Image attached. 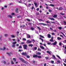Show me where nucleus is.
Instances as JSON below:
<instances>
[{"label":"nucleus","mask_w":66,"mask_h":66,"mask_svg":"<svg viewBox=\"0 0 66 66\" xmlns=\"http://www.w3.org/2000/svg\"><path fill=\"white\" fill-rule=\"evenodd\" d=\"M37 57H38V58H42L41 56H37Z\"/></svg>","instance_id":"4c0bfd02"},{"label":"nucleus","mask_w":66,"mask_h":66,"mask_svg":"<svg viewBox=\"0 0 66 66\" xmlns=\"http://www.w3.org/2000/svg\"><path fill=\"white\" fill-rule=\"evenodd\" d=\"M63 22H64V24H65V25H66V22L65 21H63Z\"/></svg>","instance_id":"7c9ffc66"},{"label":"nucleus","mask_w":66,"mask_h":66,"mask_svg":"<svg viewBox=\"0 0 66 66\" xmlns=\"http://www.w3.org/2000/svg\"><path fill=\"white\" fill-rule=\"evenodd\" d=\"M53 59H56V58L55 57V55H52Z\"/></svg>","instance_id":"f8f14e48"},{"label":"nucleus","mask_w":66,"mask_h":66,"mask_svg":"<svg viewBox=\"0 0 66 66\" xmlns=\"http://www.w3.org/2000/svg\"><path fill=\"white\" fill-rule=\"evenodd\" d=\"M51 44V43H48V45H50V44Z\"/></svg>","instance_id":"4d7b16f0"},{"label":"nucleus","mask_w":66,"mask_h":66,"mask_svg":"<svg viewBox=\"0 0 66 66\" xmlns=\"http://www.w3.org/2000/svg\"><path fill=\"white\" fill-rule=\"evenodd\" d=\"M23 47L24 49H27V47L28 46L26 45H23Z\"/></svg>","instance_id":"f03ea898"},{"label":"nucleus","mask_w":66,"mask_h":66,"mask_svg":"<svg viewBox=\"0 0 66 66\" xmlns=\"http://www.w3.org/2000/svg\"><path fill=\"white\" fill-rule=\"evenodd\" d=\"M32 41L34 42H35V40H34V39L32 40Z\"/></svg>","instance_id":"e2e57ef3"},{"label":"nucleus","mask_w":66,"mask_h":66,"mask_svg":"<svg viewBox=\"0 0 66 66\" xmlns=\"http://www.w3.org/2000/svg\"><path fill=\"white\" fill-rule=\"evenodd\" d=\"M63 64L65 66H66V64L64 63H63Z\"/></svg>","instance_id":"338daca9"},{"label":"nucleus","mask_w":66,"mask_h":66,"mask_svg":"<svg viewBox=\"0 0 66 66\" xmlns=\"http://www.w3.org/2000/svg\"><path fill=\"white\" fill-rule=\"evenodd\" d=\"M27 36L28 38H30L31 37V36L29 35H27Z\"/></svg>","instance_id":"1a4fd4ad"},{"label":"nucleus","mask_w":66,"mask_h":66,"mask_svg":"<svg viewBox=\"0 0 66 66\" xmlns=\"http://www.w3.org/2000/svg\"><path fill=\"white\" fill-rule=\"evenodd\" d=\"M39 9L38 8L36 9V10L37 11H39Z\"/></svg>","instance_id":"49530a36"},{"label":"nucleus","mask_w":66,"mask_h":66,"mask_svg":"<svg viewBox=\"0 0 66 66\" xmlns=\"http://www.w3.org/2000/svg\"><path fill=\"white\" fill-rule=\"evenodd\" d=\"M11 36L12 38H14L15 37V36L14 35H11Z\"/></svg>","instance_id":"c85d7f7f"},{"label":"nucleus","mask_w":66,"mask_h":66,"mask_svg":"<svg viewBox=\"0 0 66 66\" xmlns=\"http://www.w3.org/2000/svg\"><path fill=\"white\" fill-rule=\"evenodd\" d=\"M18 8H17L15 10V11L16 13H17L18 12Z\"/></svg>","instance_id":"b1692460"},{"label":"nucleus","mask_w":66,"mask_h":66,"mask_svg":"<svg viewBox=\"0 0 66 66\" xmlns=\"http://www.w3.org/2000/svg\"><path fill=\"white\" fill-rule=\"evenodd\" d=\"M49 11L50 12H52V11H51V10H49Z\"/></svg>","instance_id":"6e6d98bb"},{"label":"nucleus","mask_w":66,"mask_h":66,"mask_svg":"<svg viewBox=\"0 0 66 66\" xmlns=\"http://www.w3.org/2000/svg\"><path fill=\"white\" fill-rule=\"evenodd\" d=\"M57 44V42H55L54 43H53L52 44L53 45H56V44Z\"/></svg>","instance_id":"9b49d317"},{"label":"nucleus","mask_w":66,"mask_h":66,"mask_svg":"<svg viewBox=\"0 0 66 66\" xmlns=\"http://www.w3.org/2000/svg\"><path fill=\"white\" fill-rule=\"evenodd\" d=\"M60 14H61V15H64L65 14L62 13H60Z\"/></svg>","instance_id":"864d4df0"},{"label":"nucleus","mask_w":66,"mask_h":66,"mask_svg":"<svg viewBox=\"0 0 66 66\" xmlns=\"http://www.w3.org/2000/svg\"><path fill=\"white\" fill-rule=\"evenodd\" d=\"M60 36H61V37H63V36L62 35H60Z\"/></svg>","instance_id":"680f3d73"},{"label":"nucleus","mask_w":66,"mask_h":66,"mask_svg":"<svg viewBox=\"0 0 66 66\" xmlns=\"http://www.w3.org/2000/svg\"><path fill=\"white\" fill-rule=\"evenodd\" d=\"M50 42H53V40H52V39H51L50 40Z\"/></svg>","instance_id":"c756f323"},{"label":"nucleus","mask_w":66,"mask_h":66,"mask_svg":"<svg viewBox=\"0 0 66 66\" xmlns=\"http://www.w3.org/2000/svg\"><path fill=\"white\" fill-rule=\"evenodd\" d=\"M37 47H35L32 48V50L34 51H35V50H37Z\"/></svg>","instance_id":"39448f33"},{"label":"nucleus","mask_w":66,"mask_h":66,"mask_svg":"<svg viewBox=\"0 0 66 66\" xmlns=\"http://www.w3.org/2000/svg\"><path fill=\"white\" fill-rule=\"evenodd\" d=\"M47 36L48 38H51V35L50 34H48L47 35Z\"/></svg>","instance_id":"0eeeda50"},{"label":"nucleus","mask_w":66,"mask_h":66,"mask_svg":"<svg viewBox=\"0 0 66 66\" xmlns=\"http://www.w3.org/2000/svg\"><path fill=\"white\" fill-rule=\"evenodd\" d=\"M56 56H57V57H58V58H59V59H61V57H60V56H58V55H57Z\"/></svg>","instance_id":"a878e982"},{"label":"nucleus","mask_w":66,"mask_h":66,"mask_svg":"<svg viewBox=\"0 0 66 66\" xmlns=\"http://www.w3.org/2000/svg\"><path fill=\"white\" fill-rule=\"evenodd\" d=\"M8 53V54L9 55H10V54H11V53Z\"/></svg>","instance_id":"052dcab7"},{"label":"nucleus","mask_w":66,"mask_h":66,"mask_svg":"<svg viewBox=\"0 0 66 66\" xmlns=\"http://www.w3.org/2000/svg\"><path fill=\"white\" fill-rule=\"evenodd\" d=\"M37 28H38V29L39 30V32H40V30H41V29H40V28H39V27H37Z\"/></svg>","instance_id":"f3484780"},{"label":"nucleus","mask_w":66,"mask_h":66,"mask_svg":"<svg viewBox=\"0 0 66 66\" xmlns=\"http://www.w3.org/2000/svg\"><path fill=\"white\" fill-rule=\"evenodd\" d=\"M13 60L14 61V62L16 61V59L15 58H13Z\"/></svg>","instance_id":"37998d69"},{"label":"nucleus","mask_w":66,"mask_h":66,"mask_svg":"<svg viewBox=\"0 0 66 66\" xmlns=\"http://www.w3.org/2000/svg\"><path fill=\"white\" fill-rule=\"evenodd\" d=\"M37 55H35L33 56V57H37Z\"/></svg>","instance_id":"a211bd4d"},{"label":"nucleus","mask_w":66,"mask_h":66,"mask_svg":"<svg viewBox=\"0 0 66 66\" xmlns=\"http://www.w3.org/2000/svg\"><path fill=\"white\" fill-rule=\"evenodd\" d=\"M37 55H40L41 53H40L38 52L37 53Z\"/></svg>","instance_id":"412c9836"},{"label":"nucleus","mask_w":66,"mask_h":66,"mask_svg":"<svg viewBox=\"0 0 66 66\" xmlns=\"http://www.w3.org/2000/svg\"><path fill=\"white\" fill-rule=\"evenodd\" d=\"M63 10V8L61 7H60L59 8V10Z\"/></svg>","instance_id":"cd10ccee"},{"label":"nucleus","mask_w":66,"mask_h":66,"mask_svg":"<svg viewBox=\"0 0 66 66\" xmlns=\"http://www.w3.org/2000/svg\"><path fill=\"white\" fill-rule=\"evenodd\" d=\"M31 30H34V28H31Z\"/></svg>","instance_id":"a19ab883"},{"label":"nucleus","mask_w":66,"mask_h":66,"mask_svg":"<svg viewBox=\"0 0 66 66\" xmlns=\"http://www.w3.org/2000/svg\"><path fill=\"white\" fill-rule=\"evenodd\" d=\"M12 47L13 48L14 47H15V45L13 44V45H12Z\"/></svg>","instance_id":"ea45409f"},{"label":"nucleus","mask_w":66,"mask_h":66,"mask_svg":"<svg viewBox=\"0 0 66 66\" xmlns=\"http://www.w3.org/2000/svg\"><path fill=\"white\" fill-rule=\"evenodd\" d=\"M51 39H52V40H53V37H52Z\"/></svg>","instance_id":"bf43d9fd"},{"label":"nucleus","mask_w":66,"mask_h":66,"mask_svg":"<svg viewBox=\"0 0 66 66\" xmlns=\"http://www.w3.org/2000/svg\"><path fill=\"white\" fill-rule=\"evenodd\" d=\"M46 52L47 53H48L49 54H50V55H51V53H50V52L49 51H46Z\"/></svg>","instance_id":"4468645a"},{"label":"nucleus","mask_w":66,"mask_h":66,"mask_svg":"<svg viewBox=\"0 0 66 66\" xmlns=\"http://www.w3.org/2000/svg\"><path fill=\"white\" fill-rule=\"evenodd\" d=\"M8 17H10V18H12V16H11V15H9L8 16Z\"/></svg>","instance_id":"393cba45"},{"label":"nucleus","mask_w":66,"mask_h":66,"mask_svg":"<svg viewBox=\"0 0 66 66\" xmlns=\"http://www.w3.org/2000/svg\"><path fill=\"white\" fill-rule=\"evenodd\" d=\"M59 45H60V46H61V45H62V43L60 42L59 43Z\"/></svg>","instance_id":"de8ad7c7"},{"label":"nucleus","mask_w":66,"mask_h":66,"mask_svg":"<svg viewBox=\"0 0 66 66\" xmlns=\"http://www.w3.org/2000/svg\"><path fill=\"white\" fill-rule=\"evenodd\" d=\"M44 66H46V63H45L44 64Z\"/></svg>","instance_id":"0e129e2a"},{"label":"nucleus","mask_w":66,"mask_h":66,"mask_svg":"<svg viewBox=\"0 0 66 66\" xmlns=\"http://www.w3.org/2000/svg\"><path fill=\"white\" fill-rule=\"evenodd\" d=\"M57 39L58 40H61V39H62V38L60 37H58L57 38Z\"/></svg>","instance_id":"dca6fc26"},{"label":"nucleus","mask_w":66,"mask_h":66,"mask_svg":"<svg viewBox=\"0 0 66 66\" xmlns=\"http://www.w3.org/2000/svg\"><path fill=\"white\" fill-rule=\"evenodd\" d=\"M5 49V47H4L3 49L1 48H0V50H4Z\"/></svg>","instance_id":"9d476101"},{"label":"nucleus","mask_w":66,"mask_h":66,"mask_svg":"<svg viewBox=\"0 0 66 66\" xmlns=\"http://www.w3.org/2000/svg\"><path fill=\"white\" fill-rule=\"evenodd\" d=\"M28 46H33V45H32V44H29L28 45Z\"/></svg>","instance_id":"2f4dec72"},{"label":"nucleus","mask_w":66,"mask_h":66,"mask_svg":"<svg viewBox=\"0 0 66 66\" xmlns=\"http://www.w3.org/2000/svg\"><path fill=\"white\" fill-rule=\"evenodd\" d=\"M40 47L42 49H43V50H45V48L43 46L40 45Z\"/></svg>","instance_id":"423d86ee"},{"label":"nucleus","mask_w":66,"mask_h":66,"mask_svg":"<svg viewBox=\"0 0 66 66\" xmlns=\"http://www.w3.org/2000/svg\"><path fill=\"white\" fill-rule=\"evenodd\" d=\"M57 14H54L53 15V17L55 18H57Z\"/></svg>","instance_id":"7ed1b4c3"},{"label":"nucleus","mask_w":66,"mask_h":66,"mask_svg":"<svg viewBox=\"0 0 66 66\" xmlns=\"http://www.w3.org/2000/svg\"><path fill=\"white\" fill-rule=\"evenodd\" d=\"M58 29L59 30H62V27H58Z\"/></svg>","instance_id":"5701e85b"},{"label":"nucleus","mask_w":66,"mask_h":66,"mask_svg":"<svg viewBox=\"0 0 66 66\" xmlns=\"http://www.w3.org/2000/svg\"><path fill=\"white\" fill-rule=\"evenodd\" d=\"M27 58H30V56H29V55H27Z\"/></svg>","instance_id":"a18cd8bd"},{"label":"nucleus","mask_w":66,"mask_h":66,"mask_svg":"<svg viewBox=\"0 0 66 66\" xmlns=\"http://www.w3.org/2000/svg\"><path fill=\"white\" fill-rule=\"evenodd\" d=\"M45 58L46 60H48V59H49V57H46Z\"/></svg>","instance_id":"79ce46f5"},{"label":"nucleus","mask_w":66,"mask_h":66,"mask_svg":"<svg viewBox=\"0 0 66 66\" xmlns=\"http://www.w3.org/2000/svg\"><path fill=\"white\" fill-rule=\"evenodd\" d=\"M52 35H55V33H54V32H53L51 34Z\"/></svg>","instance_id":"72a5a7b5"},{"label":"nucleus","mask_w":66,"mask_h":66,"mask_svg":"<svg viewBox=\"0 0 66 66\" xmlns=\"http://www.w3.org/2000/svg\"><path fill=\"white\" fill-rule=\"evenodd\" d=\"M4 36H8V35L7 34H4Z\"/></svg>","instance_id":"58836bf2"},{"label":"nucleus","mask_w":66,"mask_h":66,"mask_svg":"<svg viewBox=\"0 0 66 66\" xmlns=\"http://www.w3.org/2000/svg\"><path fill=\"white\" fill-rule=\"evenodd\" d=\"M44 46H45L46 47V45L45 44H43Z\"/></svg>","instance_id":"8fccbe9b"},{"label":"nucleus","mask_w":66,"mask_h":66,"mask_svg":"<svg viewBox=\"0 0 66 66\" xmlns=\"http://www.w3.org/2000/svg\"><path fill=\"white\" fill-rule=\"evenodd\" d=\"M22 55H26L27 54V53H22Z\"/></svg>","instance_id":"6e6552de"},{"label":"nucleus","mask_w":66,"mask_h":66,"mask_svg":"<svg viewBox=\"0 0 66 66\" xmlns=\"http://www.w3.org/2000/svg\"><path fill=\"white\" fill-rule=\"evenodd\" d=\"M14 15V13H11V15Z\"/></svg>","instance_id":"13d9d810"},{"label":"nucleus","mask_w":66,"mask_h":66,"mask_svg":"<svg viewBox=\"0 0 66 66\" xmlns=\"http://www.w3.org/2000/svg\"><path fill=\"white\" fill-rule=\"evenodd\" d=\"M49 5H50V6H53V7H54V5L52 4Z\"/></svg>","instance_id":"4be33fe9"},{"label":"nucleus","mask_w":66,"mask_h":66,"mask_svg":"<svg viewBox=\"0 0 66 66\" xmlns=\"http://www.w3.org/2000/svg\"><path fill=\"white\" fill-rule=\"evenodd\" d=\"M51 63H52V64H53V63H54V61H51Z\"/></svg>","instance_id":"e433bc0d"},{"label":"nucleus","mask_w":66,"mask_h":66,"mask_svg":"<svg viewBox=\"0 0 66 66\" xmlns=\"http://www.w3.org/2000/svg\"><path fill=\"white\" fill-rule=\"evenodd\" d=\"M66 50H65V51H64V53L65 54H66Z\"/></svg>","instance_id":"774afa93"},{"label":"nucleus","mask_w":66,"mask_h":66,"mask_svg":"<svg viewBox=\"0 0 66 66\" xmlns=\"http://www.w3.org/2000/svg\"><path fill=\"white\" fill-rule=\"evenodd\" d=\"M50 19H51V20H55V19L53 18H48Z\"/></svg>","instance_id":"ddd939ff"},{"label":"nucleus","mask_w":66,"mask_h":66,"mask_svg":"<svg viewBox=\"0 0 66 66\" xmlns=\"http://www.w3.org/2000/svg\"><path fill=\"white\" fill-rule=\"evenodd\" d=\"M11 63L12 64H14V63L13 62V61H11Z\"/></svg>","instance_id":"5fc2aeb1"},{"label":"nucleus","mask_w":66,"mask_h":66,"mask_svg":"<svg viewBox=\"0 0 66 66\" xmlns=\"http://www.w3.org/2000/svg\"><path fill=\"white\" fill-rule=\"evenodd\" d=\"M27 21H31V20H30V19H27Z\"/></svg>","instance_id":"c9c22d12"},{"label":"nucleus","mask_w":66,"mask_h":66,"mask_svg":"<svg viewBox=\"0 0 66 66\" xmlns=\"http://www.w3.org/2000/svg\"><path fill=\"white\" fill-rule=\"evenodd\" d=\"M17 42H13V45H14V44H16Z\"/></svg>","instance_id":"f704fd0d"},{"label":"nucleus","mask_w":66,"mask_h":66,"mask_svg":"<svg viewBox=\"0 0 66 66\" xmlns=\"http://www.w3.org/2000/svg\"><path fill=\"white\" fill-rule=\"evenodd\" d=\"M32 43V41H30L29 40H28L27 41V44H30V43Z\"/></svg>","instance_id":"20e7f679"},{"label":"nucleus","mask_w":66,"mask_h":66,"mask_svg":"<svg viewBox=\"0 0 66 66\" xmlns=\"http://www.w3.org/2000/svg\"><path fill=\"white\" fill-rule=\"evenodd\" d=\"M23 40H26V38H23Z\"/></svg>","instance_id":"603ef678"},{"label":"nucleus","mask_w":66,"mask_h":66,"mask_svg":"<svg viewBox=\"0 0 66 66\" xmlns=\"http://www.w3.org/2000/svg\"><path fill=\"white\" fill-rule=\"evenodd\" d=\"M20 48H22V46H20L19 47V48L20 49Z\"/></svg>","instance_id":"09e8293b"},{"label":"nucleus","mask_w":66,"mask_h":66,"mask_svg":"<svg viewBox=\"0 0 66 66\" xmlns=\"http://www.w3.org/2000/svg\"><path fill=\"white\" fill-rule=\"evenodd\" d=\"M31 4H29V6H31Z\"/></svg>","instance_id":"69168bd1"},{"label":"nucleus","mask_w":66,"mask_h":66,"mask_svg":"<svg viewBox=\"0 0 66 66\" xmlns=\"http://www.w3.org/2000/svg\"><path fill=\"white\" fill-rule=\"evenodd\" d=\"M34 4H35V6H37V4H36V3H35Z\"/></svg>","instance_id":"c03bdc74"},{"label":"nucleus","mask_w":66,"mask_h":66,"mask_svg":"<svg viewBox=\"0 0 66 66\" xmlns=\"http://www.w3.org/2000/svg\"><path fill=\"white\" fill-rule=\"evenodd\" d=\"M20 60L22 61V62L24 63H26V64H27L28 62H26V61H25L24 60V59H23L22 58H20Z\"/></svg>","instance_id":"f257e3e1"},{"label":"nucleus","mask_w":66,"mask_h":66,"mask_svg":"<svg viewBox=\"0 0 66 66\" xmlns=\"http://www.w3.org/2000/svg\"><path fill=\"white\" fill-rule=\"evenodd\" d=\"M39 39H41L43 43V42H44V40L43 39H42V38H39Z\"/></svg>","instance_id":"6ab92c4d"},{"label":"nucleus","mask_w":66,"mask_h":66,"mask_svg":"<svg viewBox=\"0 0 66 66\" xmlns=\"http://www.w3.org/2000/svg\"><path fill=\"white\" fill-rule=\"evenodd\" d=\"M38 51H41V49H40V48H38V49L37 50Z\"/></svg>","instance_id":"bb28decb"},{"label":"nucleus","mask_w":66,"mask_h":66,"mask_svg":"<svg viewBox=\"0 0 66 66\" xmlns=\"http://www.w3.org/2000/svg\"><path fill=\"white\" fill-rule=\"evenodd\" d=\"M34 7H33V6L32 7L31 9H32V10H33V9H34Z\"/></svg>","instance_id":"3c124183"},{"label":"nucleus","mask_w":66,"mask_h":66,"mask_svg":"<svg viewBox=\"0 0 66 66\" xmlns=\"http://www.w3.org/2000/svg\"><path fill=\"white\" fill-rule=\"evenodd\" d=\"M39 24H43V26H47V24H44L43 23H39Z\"/></svg>","instance_id":"2eb2a0df"},{"label":"nucleus","mask_w":66,"mask_h":66,"mask_svg":"<svg viewBox=\"0 0 66 66\" xmlns=\"http://www.w3.org/2000/svg\"><path fill=\"white\" fill-rule=\"evenodd\" d=\"M61 33L62 34H63V35L65 37V35H64V34H63V32H61Z\"/></svg>","instance_id":"473e14b6"},{"label":"nucleus","mask_w":66,"mask_h":66,"mask_svg":"<svg viewBox=\"0 0 66 66\" xmlns=\"http://www.w3.org/2000/svg\"><path fill=\"white\" fill-rule=\"evenodd\" d=\"M39 37H42V38H45V37H44L43 36H42L41 35H39Z\"/></svg>","instance_id":"aec40b11"}]
</instances>
